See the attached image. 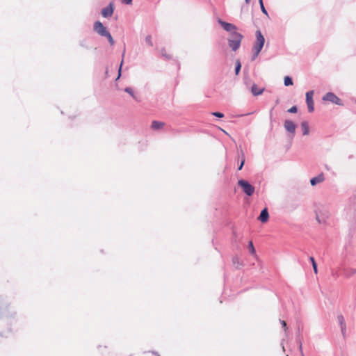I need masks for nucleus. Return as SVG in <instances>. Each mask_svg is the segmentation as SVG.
<instances>
[{"label":"nucleus","instance_id":"obj_19","mask_svg":"<svg viewBox=\"0 0 356 356\" xmlns=\"http://www.w3.org/2000/svg\"><path fill=\"white\" fill-rule=\"evenodd\" d=\"M249 250L252 254H255V249L252 241L249 242Z\"/></svg>","mask_w":356,"mask_h":356},{"label":"nucleus","instance_id":"obj_9","mask_svg":"<svg viewBox=\"0 0 356 356\" xmlns=\"http://www.w3.org/2000/svg\"><path fill=\"white\" fill-rule=\"evenodd\" d=\"M284 126L287 131L293 134H295L296 127V124L292 121L289 120H285Z\"/></svg>","mask_w":356,"mask_h":356},{"label":"nucleus","instance_id":"obj_4","mask_svg":"<svg viewBox=\"0 0 356 356\" xmlns=\"http://www.w3.org/2000/svg\"><path fill=\"white\" fill-rule=\"evenodd\" d=\"M238 186L243 189V191L248 196H251L254 193V187L248 181L240 179L238 181Z\"/></svg>","mask_w":356,"mask_h":356},{"label":"nucleus","instance_id":"obj_2","mask_svg":"<svg viewBox=\"0 0 356 356\" xmlns=\"http://www.w3.org/2000/svg\"><path fill=\"white\" fill-rule=\"evenodd\" d=\"M243 38V36L236 31L231 33L230 38L228 39V44L233 51H235L240 47Z\"/></svg>","mask_w":356,"mask_h":356},{"label":"nucleus","instance_id":"obj_29","mask_svg":"<svg viewBox=\"0 0 356 356\" xmlns=\"http://www.w3.org/2000/svg\"><path fill=\"white\" fill-rule=\"evenodd\" d=\"M259 4L263 3V1L262 0H259Z\"/></svg>","mask_w":356,"mask_h":356},{"label":"nucleus","instance_id":"obj_6","mask_svg":"<svg viewBox=\"0 0 356 356\" xmlns=\"http://www.w3.org/2000/svg\"><path fill=\"white\" fill-rule=\"evenodd\" d=\"M313 96V90L309 91L306 93V102L307 104L308 111L310 113L313 112L314 110Z\"/></svg>","mask_w":356,"mask_h":356},{"label":"nucleus","instance_id":"obj_23","mask_svg":"<svg viewBox=\"0 0 356 356\" xmlns=\"http://www.w3.org/2000/svg\"><path fill=\"white\" fill-rule=\"evenodd\" d=\"M212 115L220 118L224 117V114L220 112H213L212 113Z\"/></svg>","mask_w":356,"mask_h":356},{"label":"nucleus","instance_id":"obj_28","mask_svg":"<svg viewBox=\"0 0 356 356\" xmlns=\"http://www.w3.org/2000/svg\"><path fill=\"white\" fill-rule=\"evenodd\" d=\"M151 354H152V355H154V356H160V355L158 353H155V352H152Z\"/></svg>","mask_w":356,"mask_h":356},{"label":"nucleus","instance_id":"obj_24","mask_svg":"<svg viewBox=\"0 0 356 356\" xmlns=\"http://www.w3.org/2000/svg\"><path fill=\"white\" fill-rule=\"evenodd\" d=\"M288 112L295 113L297 112V107L296 106H292L288 110Z\"/></svg>","mask_w":356,"mask_h":356},{"label":"nucleus","instance_id":"obj_26","mask_svg":"<svg viewBox=\"0 0 356 356\" xmlns=\"http://www.w3.org/2000/svg\"><path fill=\"white\" fill-rule=\"evenodd\" d=\"M260 6H261V9L262 12L264 13H265V14H267V12H266V8H265V7L264 6V3L260 4Z\"/></svg>","mask_w":356,"mask_h":356},{"label":"nucleus","instance_id":"obj_22","mask_svg":"<svg viewBox=\"0 0 356 356\" xmlns=\"http://www.w3.org/2000/svg\"><path fill=\"white\" fill-rule=\"evenodd\" d=\"M280 323L282 324V327L284 328L285 332L287 331V325H286V323L285 321H283V320H280Z\"/></svg>","mask_w":356,"mask_h":356},{"label":"nucleus","instance_id":"obj_1","mask_svg":"<svg viewBox=\"0 0 356 356\" xmlns=\"http://www.w3.org/2000/svg\"><path fill=\"white\" fill-rule=\"evenodd\" d=\"M255 36L256 40L252 48V51L254 54L253 59L258 56L265 42V38L259 30L256 31Z\"/></svg>","mask_w":356,"mask_h":356},{"label":"nucleus","instance_id":"obj_17","mask_svg":"<svg viewBox=\"0 0 356 356\" xmlns=\"http://www.w3.org/2000/svg\"><path fill=\"white\" fill-rule=\"evenodd\" d=\"M310 261H311V262L312 264V267H313L314 273L317 274L318 273L317 264L316 263V261H315L314 258L311 257H310Z\"/></svg>","mask_w":356,"mask_h":356},{"label":"nucleus","instance_id":"obj_13","mask_svg":"<svg viewBox=\"0 0 356 356\" xmlns=\"http://www.w3.org/2000/svg\"><path fill=\"white\" fill-rule=\"evenodd\" d=\"M164 126H165V123L164 122L156 121V120H154L152 122L151 128L153 130H159V129H162L164 127Z\"/></svg>","mask_w":356,"mask_h":356},{"label":"nucleus","instance_id":"obj_20","mask_svg":"<svg viewBox=\"0 0 356 356\" xmlns=\"http://www.w3.org/2000/svg\"><path fill=\"white\" fill-rule=\"evenodd\" d=\"M145 40H146V42L150 45V46H152L153 44H152V37L151 35H147L145 38Z\"/></svg>","mask_w":356,"mask_h":356},{"label":"nucleus","instance_id":"obj_18","mask_svg":"<svg viewBox=\"0 0 356 356\" xmlns=\"http://www.w3.org/2000/svg\"><path fill=\"white\" fill-rule=\"evenodd\" d=\"M241 65L239 60H236V67H235V73L237 75L241 70Z\"/></svg>","mask_w":356,"mask_h":356},{"label":"nucleus","instance_id":"obj_27","mask_svg":"<svg viewBox=\"0 0 356 356\" xmlns=\"http://www.w3.org/2000/svg\"><path fill=\"white\" fill-rule=\"evenodd\" d=\"M122 3L125 4H131L132 2V0H121Z\"/></svg>","mask_w":356,"mask_h":356},{"label":"nucleus","instance_id":"obj_21","mask_svg":"<svg viewBox=\"0 0 356 356\" xmlns=\"http://www.w3.org/2000/svg\"><path fill=\"white\" fill-rule=\"evenodd\" d=\"M124 91L127 92V93L130 94L134 98H135L133 90L131 88H126L124 89Z\"/></svg>","mask_w":356,"mask_h":356},{"label":"nucleus","instance_id":"obj_15","mask_svg":"<svg viewBox=\"0 0 356 356\" xmlns=\"http://www.w3.org/2000/svg\"><path fill=\"white\" fill-rule=\"evenodd\" d=\"M301 127L303 131V135H307L309 133V127L306 122H303L301 123Z\"/></svg>","mask_w":356,"mask_h":356},{"label":"nucleus","instance_id":"obj_25","mask_svg":"<svg viewBox=\"0 0 356 356\" xmlns=\"http://www.w3.org/2000/svg\"><path fill=\"white\" fill-rule=\"evenodd\" d=\"M244 163H245V158H244V155L242 154V161L241 163V164L239 165V167H238V170H241L244 165Z\"/></svg>","mask_w":356,"mask_h":356},{"label":"nucleus","instance_id":"obj_5","mask_svg":"<svg viewBox=\"0 0 356 356\" xmlns=\"http://www.w3.org/2000/svg\"><path fill=\"white\" fill-rule=\"evenodd\" d=\"M323 101L330 102L337 105H342L341 100L332 92H327L323 97Z\"/></svg>","mask_w":356,"mask_h":356},{"label":"nucleus","instance_id":"obj_16","mask_svg":"<svg viewBox=\"0 0 356 356\" xmlns=\"http://www.w3.org/2000/svg\"><path fill=\"white\" fill-rule=\"evenodd\" d=\"M284 83L286 86H292L293 85V81L291 77L286 76L284 79Z\"/></svg>","mask_w":356,"mask_h":356},{"label":"nucleus","instance_id":"obj_12","mask_svg":"<svg viewBox=\"0 0 356 356\" xmlns=\"http://www.w3.org/2000/svg\"><path fill=\"white\" fill-rule=\"evenodd\" d=\"M337 321L340 324L341 332L343 335H344L346 330V325L343 316L342 315H339L337 316Z\"/></svg>","mask_w":356,"mask_h":356},{"label":"nucleus","instance_id":"obj_7","mask_svg":"<svg viewBox=\"0 0 356 356\" xmlns=\"http://www.w3.org/2000/svg\"><path fill=\"white\" fill-rule=\"evenodd\" d=\"M218 22L222 26V28L227 31L232 33L234 31H236L237 29L236 26L233 24L227 23L222 20H219Z\"/></svg>","mask_w":356,"mask_h":356},{"label":"nucleus","instance_id":"obj_11","mask_svg":"<svg viewBox=\"0 0 356 356\" xmlns=\"http://www.w3.org/2000/svg\"><path fill=\"white\" fill-rule=\"evenodd\" d=\"M269 214L266 208L264 209L259 216L258 217V220L261 222H266L268 220Z\"/></svg>","mask_w":356,"mask_h":356},{"label":"nucleus","instance_id":"obj_14","mask_svg":"<svg viewBox=\"0 0 356 356\" xmlns=\"http://www.w3.org/2000/svg\"><path fill=\"white\" fill-rule=\"evenodd\" d=\"M264 90V88H259L256 84H254L251 88V91L254 95H261Z\"/></svg>","mask_w":356,"mask_h":356},{"label":"nucleus","instance_id":"obj_3","mask_svg":"<svg viewBox=\"0 0 356 356\" xmlns=\"http://www.w3.org/2000/svg\"><path fill=\"white\" fill-rule=\"evenodd\" d=\"M94 30L100 35L107 38L108 42L111 45L114 44V40L110 33L107 31L106 28L103 24L99 21L94 24Z\"/></svg>","mask_w":356,"mask_h":356},{"label":"nucleus","instance_id":"obj_8","mask_svg":"<svg viewBox=\"0 0 356 356\" xmlns=\"http://www.w3.org/2000/svg\"><path fill=\"white\" fill-rule=\"evenodd\" d=\"M114 11L113 5L111 3L107 7L104 8L102 10V15L104 17H111Z\"/></svg>","mask_w":356,"mask_h":356},{"label":"nucleus","instance_id":"obj_10","mask_svg":"<svg viewBox=\"0 0 356 356\" xmlns=\"http://www.w3.org/2000/svg\"><path fill=\"white\" fill-rule=\"evenodd\" d=\"M324 180H325V175H324V174L323 172H321L318 176H316L315 177H313L310 180V183H311L312 186H315L317 184H320V183L323 182Z\"/></svg>","mask_w":356,"mask_h":356},{"label":"nucleus","instance_id":"obj_30","mask_svg":"<svg viewBox=\"0 0 356 356\" xmlns=\"http://www.w3.org/2000/svg\"><path fill=\"white\" fill-rule=\"evenodd\" d=\"M247 3L250 2V0H245Z\"/></svg>","mask_w":356,"mask_h":356}]
</instances>
